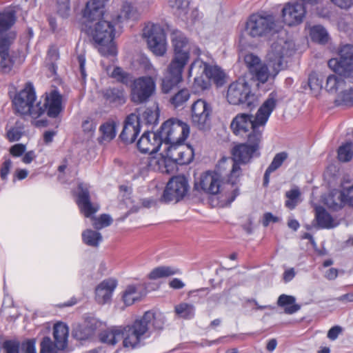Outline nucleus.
<instances>
[{"label": "nucleus", "instance_id": "1", "mask_svg": "<svg viewBox=\"0 0 353 353\" xmlns=\"http://www.w3.org/2000/svg\"><path fill=\"white\" fill-rule=\"evenodd\" d=\"M276 102L277 94L272 92L259 108L254 118L252 114L247 113L236 114L230 124L232 132L241 137H248L249 135H254L257 132L261 138V130L259 128L265 125L276 108Z\"/></svg>", "mask_w": 353, "mask_h": 353}, {"label": "nucleus", "instance_id": "2", "mask_svg": "<svg viewBox=\"0 0 353 353\" xmlns=\"http://www.w3.org/2000/svg\"><path fill=\"white\" fill-rule=\"evenodd\" d=\"M260 134L257 132L254 135H249L245 143L235 145L232 151V158H223L219 162V168L231 167L228 176L227 183L232 188L239 181L241 174L239 163H247L256 154L261 141Z\"/></svg>", "mask_w": 353, "mask_h": 353}, {"label": "nucleus", "instance_id": "3", "mask_svg": "<svg viewBox=\"0 0 353 353\" xmlns=\"http://www.w3.org/2000/svg\"><path fill=\"white\" fill-rule=\"evenodd\" d=\"M165 323V315L161 312H145L131 326L123 328L124 332L128 333L123 339V345L135 347L141 339L150 337L154 331L161 330Z\"/></svg>", "mask_w": 353, "mask_h": 353}, {"label": "nucleus", "instance_id": "4", "mask_svg": "<svg viewBox=\"0 0 353 353\" xmlns=\"http://www.w3.org/2000/svg\"><path fill=\"white\" fill-rule=\"evenodd\" d=\"M117 23H118L116 20L112 22L107 19H100L92 30L91 34L96 48L103 57H114L117 54L114 41Z\"/></svg>", "mask_w": 353, "mask_h": 353}, {"label": "nucleus", "instance_id": "5", "mask_svg": "<svg viewBox=\"0 0 353 353\" xmlns=\"http://www.w3.org/2000/svg\"><path fill=\"white\" fill-rule=\"evenodd\" d=\"M36 99L33 85L30 82H28L25 84L24 88L15 94L12 100L14 108L21 115H28L36 119L44 113L41 103H35Z\"/></svg>", "mask_w": 353, "mask_h": 353}, {"label": "nucleus", "instance_id": "6", "mask_svg": "<svg viewBox=\"0 0 353 353\" xmlns=\"http://www.w3.org/2000/svg\"><path fill=\"white\" fill-rule=\"evenodd\" d=\"M279 30V26L272 14L254 13L245 23V31L252 38H261L272 34Z\"/></svg>", "mask_w": 353, "mask_h": 353}, {"label": "nucleus", "instance_id": "7", "mask_svg": "<svg viewBox=\"0 0 353 353\" xmlns=\"http://www.w3.org/2000/svg\"><path fill=\"white\" fill-rule=\"evenodd\" d=\"M226 98L230 104H245L248 108L254 106L256 101V97L252 92L251 86L245 77H240L230 83L228 88Z\"/></svg>", "mask_w": 353, "mask_h": 353}, {"label": "nucleus", "instance_id": "8", "mask_svg": "<svg viewBox=\"0 0 353 353\" xmlns=\"http://www.w3.org/2000/svg\"><path fill=\"white\" fill-rule=\"evenodd\" d=\"M294 51V44L290 41L279 39L273 43L267 54V61L273 69L275 77L284 68V58L292 54Z\"/></svg>", "mask_w": 353, "mask_h": 353}, {"label": "nucleus", "instance_id": "9", "mask_svg": "<svg viewBox=\"0 0 353 353\" xmlns=\"http://www.w3.org/2000/svg\"><path fill=\"white\" fill-rule=\"evenodd\" d=\"M163 143H183L188 137L190 127L177 119H169L165 121L159 131Z\"/></svg>", "mask_w": 353, "mask_h": 353}, {"label": "nucleus", "instance_id": "10", "mask_svg": "<svg viewBox=\"0 0 353 353\" xmlns=\"http://www.w3.org/2000/svg\"><path fill=\"white\" fill-rule=\"evenodd\" d=\"M171 41L174 50V59L188 61L190 53L196 56L201 54L199 46L191 43L181 31L174 30L172 32Z\"/></svg>", "mask_w": 353, "mask_h": 353}, {"label": "nucleus", "instance_id": "11", "mask_svg": "<svg viewBox=\"0 0 353 353\" xmlns=\"http://www.w3.org/2000/svg\"><path fill=\"white\" fill-rule=\"evenodd\" d=\"M150 50L157 56H163L167 50V42L163 29L157 24H147L143 32Z\"/></svg>", "mask_w": 353, "mask_h": 353}, {"label": "nucleus", "instance_id": "12", "mask_svg": "<svg viewBox=\"0 0 353 353\" xmlns=\"http://www.w3.org/2000/svg\"><path fill=\"white\" fill-rule=\"evenodd\" d=\"M339 58L328 61L329 68L341 76L350 77L353 74V46H343L339 52Z\"/></svg>", "mask_w": 353, "mask_h": 353}, {"label": "nucleus", "instance_id": "13", "mask_svg": "<svg viewBox=\"0 0 353 353\" xmlns=\"http://www.w3.org/2000/svg\"><path fill=\"white\" fill-rule=\"evenodd\" d=\"M189 188L188 181L184 176H173L168 182L161 200L164 203L179 202L187 194Z\"/></svg>", "mask_w": 353, "mask_h": 353}, {"label": "nucleus", "instance_id": "14", "mask_svg": "<svg viewBox=\"0 0 353 353\" xmlns=\"http://www.w3.org/2000/svg\"><path fill=\"white\" fill-rule=\"evenodd\" d=\"M14 38L8 35L0 37V67L5 73L10 72L15 65L23 61L18 51L10 50Z\"/></svg>", "mask_w": 353, "mask_h": 353}, {"label": "nucleus", "instance_id": "15", "mask_svg": "<svg viewBox=\"0 0 353 353\" xmlns=\"http://www.w3.org/2000/svg\"><path fill=\"white\" fill-rule=\"evenodd\" d=\"M212 108L203 99H198L191 105V121L195 128L205 130L210 127Z\"/></svg>", "mask_w": 353, "mask_h": 353}, {"label": "nucleus", "instance_id": "16", "mask_svg": "<svg viewBox=\"0 0 353 353\" xmlns=\"http://www.w3.org/2000/svg\"><path fill=\"white\" fill-rule=\"evenodd\" d=\"M188 61L172 58L162 80L161 90L163 93H169L183 80V71Z\"/></svg>", "mask_w": 353, "mask_h": 353}, {"label": "nucleus", "instance_id": "17", "mask_svg": "<svg viewBox=\"0 0 353 353\" xmlns=\"http://www.w3.org/2000/svg\"><path fill=\"white\" fill-rule=\"evenodd\" d=\"M156 88L154 80L151 77H141L134 80L131 91V99L135 103L148 101Z\"/></svg>", "mask_w": 353, "mask_h": 353}, {"label": "nucleus", "instance_id": "18", "mask_svg": "<svg viewBox=\"0 0 353 353\" xmlns=\"http://www.w3.org/2000/svg\"><path fill=\"white\" fill-rule=\"evenodd\" d=\"M194 69H198V73H201V74H204L208 79L213 81L217 85H223L225 74L219 66L212 65L210 63L198 58L190 65L188 69L189 77L192 75V71Z\"/></svg>", "mask_w": 353, "mask_h": 353}, {"label": "nucleus", "instance_id": "19", "mask_svg": "<svg viewBox=\"0 0 353 353\" xmlns=\"http://www.w3.org/2000/svg\"><path fill=\"white\" fill-rule=\"evenodd\" d=\"M226 167L219 168L218 164L216 171H208L202 174L199 183L201 190L207 194H218L222 185L223 170Z\"/></svg>", "mask_w": 353, "mask_h": 353}, {"label": "nucleus", "instance_id": "20", "mask_svg": "<svg viewBox=\"0 0 353 353\" xmlns=\"http://www.w3.org/2000/svg\"><path fill=\"white\" fill-rule=\"evenodd\" d=\"M305 14L306 8L296 1L288 3L282 9L283 22L289 26L301 23Z\"/></svg>", "mask_w": 353, "mask_h": 353}, {"label": "nucleus", "instance_id": "21", "mask_svg": "<svg viewBox=\"0 0 353 353\" xmlns=\"http://www.w3.org/2000/svg\"><path fill=\"white\" fill-rule=\"evenodd\" d=\"M143 163L149 170L168 174L174 172L178 164L165 154H161L160 157H148L143 159Z\"/></svg>", "mask_w": 353, "mask_h": 353}, {"label": "nucleus", "instance_id": "22", "mask_svg": "<svg viewBox=\"0 0 353 353\" xmlns=\"http://www.w3.org/2000/svg\"><path fill=\"white\" fill-rule=\"evenodd\" d=\"M163 143L159 131L145 132L137 142L139 150L143 153L154 154L159 151Z\"/></svg>", "mask_w": 353, "mask_h": 353}, {"label": "nucleus", "instance_id": "23", "mask_svg": "<svg viewBox=\"0 0 353 353\" xmlns=\"http://www.w3.org/2000/svg\"><path fill=\"white\" fill-rule=\"evenodd\" d=\"M139 132L140 118L136 113H131L125 120L120 138L126 143H132L136 140Z\"/></svg>", "mask_w": 353, "mask_h": 353}, {"label": "nucleus", "instance_id": "24", "mask_svg": "<svg viewBox=\"0 0 353 353\" xmlns=\"http://www.w3.org/2000/svg\"><path fill=\"white\" fill-rule=\"evenodd\" d=\"M78 190L77 205L85 216L90 217L98 211L99 207L97 205H93L90 202L88 184L83 183H79Z\"/></svg>", "mask_w": 353, "mask_h": 353}, {"label": "nucleus", "instance_id": "25", "mask_svg": "<svg viewBox=\"0 0 353 353\" xmlns=\"http://www.w3.org/2000/svg\"><path fill=\"white\" fill-rule=\"evenodd\" d=\"M117 282L114 279H108L101 282L95 289V299L99 304L108 303L117 288Z\"/></svg>", "mask_w": 353, "mask_h": 353}, {"label": "nucleus", "instance_id": "26", "mask_svg": "<svg viewBox=\"0 0 353 353\" xmlns=\"http://www.w3.org/2000/svg\"><path fill=\"white\" fill-rule=\"evenodd\" d=\"M100 322L94 317L87 318L83 324L78 325L73 330L72 334L78 340H86L92 337Z\"/></svg>", "mask_w": 353, "mask_h": 353}, {"label": "nucleus", "instance_id": "27", "mask_svg": "<svg viewBox=\"0 0 353 353\" xmlns=\"http://www.w3.org/2000/svg\"><path fill=\"white\" fill-rule=\"evenodd\" d=\"M43 109L46 110L50 117H57L62 110V98L57 91H52L47 94Z\"/></svg>", "mask_w": 353, "mask_h": 353}, {"label": "nucleus", "instance_id": "28", "mask_svg": "<svg viewBox=\"0 0 353 353\" xmlns=\"http://www.w3.org/2000/svg\"><path fill=\"white\" fill-rule=\"evenodd\" d=\"M108 0H90L86 3L83 17L89 21L99 19L104 14L105 3Z\"/></svg>", "mask_w": 353, "mask_h": 353}, {"label": "nucleus", "instance_id": "29", "mask_svg": "<svg viewBox=\"0 0 353 353\" xmlns=\"http://www.w3.org/2000/svg\"><path fill=\"white\" fill-rule=\"evenodd\" d=\"M117 123L113 119H108L99 128L97 141L99 144H106L112 141L117 135Z\"/></svg>", "mask_w": 353, "mask_h": 353}, {"label": "nucleus", "instance_id": "30", "mask_svg": "<svg viewBox=\"0 0 353 353\" xmlns=\"http://www.w3.org/2000/svg\"><path fill=\"white\" fill-rule=\"evenodd\" d=\"M105 100L114 106H120L126 102L127 97L123 88H108L103 91Z\"/></svg>", "mask_w": 353, "mask_h": 353}, {"label": "nucleus", "instance_id": "31", "mask_svg": "<svg viewBox=\"0 0 353 353\" xmlns=\"http://www.w3.org/2000/svg\"><path fill=\"white\" fill-rule=\"evenodd\" d=\"M125 336L124 329L122 327H112L100 334V340L103 343L114 345L122 339H124Z\"/></svg>", "mask_w": 353, "mask_h": 353}, {"label": "nucleus", "instance_id": "32", "mask_svg": "<svg viewBox=\"0 0 353 353\" xmlns=\"http://www.w3.org/2000/svg\"><path fill=\"white\" fill-rule=\"evenodd\" d=\"M315 218L318 225L321 228H333L338 225V223L332 218V216L321 206L315 208Z\"/></svg>", "mask_w": 353, "mask_h": 353}, {"label": "nucleus", "instance_id": "33", "mask_svg": "<svg viewBox=\"0 0 353 353\" xmlns=\"http://www.w3.org/2000/svg\"><path fill=\"white\" fill-rule=\"evenodd\" d=\"M69 334L68 327L63 323H57L53 328V336L58 345L63 347H67L68 338Z\"/></svg>", "mask_w": 353, "mask_h": 353}, {"label": "nucleus", "instance_id": "34", "mask_svg": "<svg viewBox=\"0 0 353 353\" xmlns=\"http://www.w3.org/2000/svg\"><path fill=\"white\" fill-rule=\"evenodd\" d=\"M277 305L284 307V312L288 314H294L301 309V306L296 303L294 296L284 294L279 296Z\"/></svg>", "mask_w": 353, "mask_h": 353}, {"label": "nucleus", "instance_id": "35", "mask_svg": "<svg viewBox=\"0 0 353 353\" xmlns=\"http://www.w3.org/2000/svg\"><path fill=\"white\" fill-rule=\"evenodd\" d=\"M181 274L180 270L175 267L161 265L154 268L148 274V278L156 280Z\"/></svg>", "mask_w": 353, "mask_h": 353}, {"label": "nucleus", "instance_id": "36", "mask_svg": "<svg viewBox=\"0 0 353 353\" xmlns=\"http://www.w3.org/2000/svg\"><path fill=\"white\" fill-rule=\"evenodd\" d=\"M140 16L138 9L130 3L125 2L121 10L120 14L117 17V22L121 23L125 20H137Z\"/></svg>", "mask_w": 353, "mask_h": 353}, {"label": "nucleus", "instance_id": "37", "mask_svg": "<svg viewBox=\"0 0 353 353\" xmlns=\"http://www.w3.org/2000/svg\"><path fill=\"white\" fill-rule=\"evenodd\" d=\"M342 191L334 190L325 199V203L334 210L341 209L345 205Z\"/></svg>", "mask_w": 353, "mask_h": 353}, {"label": "nucleus", "instance_id": "38", "mask_svg": "<svg viewBox=\"0 0 353 353\" xmlns=\"http://www.w3.org/2000/svg\"><path fill=\"white\" fill-rule=\"evenodd\" d=\"M310 34L313 41L325 44L329 40V34L326 29L322 26H314L310 28Z\"/></svg>", "mask_w": 353, "mask_h": 353}, {"label": "nucleus", "instance_id": "39", "mask_svg": "<svg viewBox=\"0 0 353 353\" xmlns=\"http://www.w3.org/2000/svg\"><path fill=\"white\" fill-rule=\"evenodd\" d=\"M123 300L125 305L129 306L141 298V293L136 285H128L123 293Z\"/></svg>", "mask_w": 353, "mask_h": 353}, {"label": "nucleus", "instance_id": "40", "mask_svg": "<svg viewBox=\"0 0 353 353\" xmlns=\"http://www.w3.org/2000/svg\"><path fill=\"white\" fill-rule=\"evenodd\" d=\"M337 158L340 162L346 163L353 158V143L347 141L339 146L337 151Z\"/></svg>", "mask_w": 353, "mask_h": 353}, {"label": "nucleus", "instance_id": "41", "mask_svg": "<svg viewBox=\"0 0 353 353\" xmlns=\"http://www.w3.org/2000/svg\"><path fill=\"white\" fill-rule=\"evenodd\" d=\"M16 20L14 12L7 10L0 12V34L9 30Z\"/></svg>", "mask_w": 353, "mask_h": 353}, {"label": "nucleus", "instance_id": "42", "mask_svg": "<svg viewBox=\"0 0 353 353\" xmlns=\"http://www.w3.org/2000/svg\"><path fill=\"white\" fill-rule=\"evenodd\" d=\"M174 312L181 318L190 319L194 316L195 307L192 304L181 303L175 305Z\"/></svg>", "mask_w": 353, "mask_h": 353}, {"label": "nucleus", "instance_id": "43", "mask_svg": "<svg viewBox=\"0 0 353 353\" xmlns=\"http://www.w3.org/2000/svg\"><path fill=\"white\" fill-rule=\"evenodd\" d=\"M63 350V347L59 346L55 341L53 342L49 336L43 337L40 343V353H58Z\"/></svg>", "mask_w": 353, "mask_h": 353}, {"label": "nucleus", "instance_id": "44", "mask_svg": "<svg viewBox=\"0 0 353 353\" xmlns=\"http://www.w3.org/2000/svg\"><path fill=\"white\" fill-rule=\"evenodd\" d=\"M83 241L88 245L97 247L102 241L101 234L92 230H87L82 233Z\"/></svg>", "mask_w": 353, "mask_h": 353}, {"label": "nucleus", "instance_id": "45", "mask_svg": "<svg viewBox=\"0 0 353 353\" xmlns=\"http://www.w3.org/2000/svg\"><path fill=\"white\" fill-rule=\"evenodd\" d=\"M194 159L193 148L189 145L179 146V157L176 160L179 165L189 164Z\"/></svg>", "mask_w": 353, "mask_h": 353}, {"label": "nucleus", "instance_id": "46", "mask_svg": "<svg viewBox=\"0 0 353 353\" xmlns=\"http://www.w3.org/2000/svg\"><path fill=\"white\" fill-rule=\"evenodd\" d=\"M24 133V128L21 123L16 122L14 126L7 128L6 138L10 142L19 141Z\"/></svg>", "mask_w": 353, "mask_h": 353}, {"label": "nucleus", "instance_id": "47", "mask_svg": "<svg viewBox=\"0 0 353 353\" xmlns=\"http://www.w3.org/2000/svg\"><path fill=\"white\" fill-rule=\"evenodd\" d=\"M344 84V80L334 74H331L327 77L325 88L330 93H336L339 88Z\"/></svg>", "mask_w": 353, "mask_h": 353}, {"label": "nucleus", "instance_id": "48", "mask_svg": "<svg viewBox=\"0 0 353 353\" xmlns=\"http://www.w3.org/2000/svg\"><path fill=\"white\" fill-rule=\"evenodd\" d=\"M190 93L188 89H181L170 99V103L175 108H177L185 103L190 99Z\"/></svg>", "mask_w": 353, "mask_h": 353}, {"label": "nucleus", "instance_id": "49", "mask_svg": "<svg viewBox=\"0 0 353 353\" xmlns=\"http://www.w3.org/2000/svg\"><path fill=\"white\" fill-rule=\"evenodd\" d=\"M301 192L298 188L292 189L285 194L288 200L285 201V206L290 210L294 209L299 202Z\"/></svg>", "mask_w": 353, "mask_h": 353}, {"label": "nucleus", "instance_id": "50", "mask_svg": "<svg viewBox=\"0 0 353 353\" xmlns=\"http://www.w3.org/2000/svg\"><path fill=\"white\" fill-rule=\"evenodd\" d=\"M252 77L260 83H265L270 76L268 68L265 64L262 63L256 69V71L251 72Z\"/></svg>", "mask_w": 353, "mask_h": 353}, {"label": "nucleus", "instance_id": "51", "mask_svg": "<svg viewBox=\"0 0 353 353\" xmlns=\"http://www.w3.org/2000/svg\"><path fill=\"white\" fill-rule=\"evenodd\" d=\"M323 79L318 73L312 72L308 77V85L311 90L314 92H319L321 90L323 85Z\"/></svg>", "mask_w": 353, "mask_h": 353}, {"label": "nucleus", "instance_id": "52", "mask_svg": "<svg viewBox=\"0 0 353 353\" xmlns=\"http://www.w3.org/2000/svg\"><path fill=\"white\" fill-rule=\"evenodd\" d=\"M336 101L340 105H353V86L341 92L338 95Z\"/></svg>", "mask_w": 353, "mask_h": 353}, {"label": "nucleus", "instance_id": "53", "mask_svg": "<svg viewBox=\"0 0 353 353\" xmlns=\"http://www.w3.org/2000/svg\"><path fill=\"white\" fill-rule=\"evenodd\" d=\"M138 116L140 118V123L144 122L146 125H154L157 123V114L151 109L145 110L141 115Z\"/></svg>", "mask_w": 353, "mask_h": 353}, {"label": "nucleus", "instance_id": "54", "mask_svg": "<svg viewBox=\"0 0 353 353\" xmlns=\"http://www.w3.org/2000/svg\"><path fill=\"white\" fill-rule=\"evenodd\" d=\"M168 145L165 148V155L170 159L176 162L179 157V146H183L182 143H164Z\"/></svg>", "mask_w": 353, "mask_h": 353}, {"label": "nucleus", "instance_id": "55", "mask_svg": "<svg viewBox=\"0 0 353 353\" xmlns=\"http://www.w3.org/2000/svg\"><path fill=\"white\" fill-rule=\"evenodd\" d=\"M288 157V154L286 152L277 153L273 158L272 161L268 168H269L270 170L274 172L282 165L283 163L287 159Z\"/></svg>", "mask_w": 353, "mask_h": 353}, {"label": "nucleus", "instance_id": "56", "mask_svg": "<svg viewBox=\"0 0 353 353\" xmlns=\"http://www.w3.org/2000/svg\"><path fill=\"white\" fill-rule=\"evenodd\" d=\"M244 59L250 73L256 71V69L262 64L260 59L253 54H246Z\"/></svg>", "mask_w": 353, "mask_h": 353}, {"label": "nucleus", "instance_id": "57", "mask_svg": "<svg viewBox=\"0 0 353 353\" xmlns=\"http://www.w3.org/2000/svg\"><path fill=\"white\" fill-rule=\"evenodd\" d=\"M111 77L117 81L127 84L130 81V74L120 67H115L111 73Z\"/></svg>", "mask_w": 353, "mask_h": 353}, {"label": "nucleus", "instance_id": "58", "mask_svg": "<svg viewBox=\"0 0 353 353\" xmlns=\"http://www.w3.org/2000/svg\"><path fill=\"white\" fill-rule=\"evenodd\" d=\"M12 168V161L10 159H5L0 168V177L2 181H7L10 172Z\"/></svg>", "mask_w": 353, "mask_h": 353}, {"label": "nucleus", "instance_id": "59", "mask_svg": "<svg viewBox=\"0 0 353 353\" xmlns=\"http://www.w3.org/2000/svg\"><path fill=\"white\" fill-rule=\"evenodd\" d=\"M112 222V219L109 214H103L98 219H95L93 226L96 229H101L110 225Z\"/></svg>", "mask_w": 353, "mask_h": 353}, {"label": "nucleus", "instance_id": "60", "mask_svg": "<svg viewBox=\"0 0 353 353\" xmlns=\"http://www.w3.org/2000/svg\"><path fill=\"white\" fill-rule=\"evenodd\" d=\"M81 127L85 133L92 136L96 130L97 123L94 119L88 117L83 121Z\"/></svg>", "mask_w": 353, "mask_h": 353}, {"label": "nucleus", "instance_id": "61", "mask_svg": "<svg viewBox=\"0 0 353 353\" xmlns=\"http://www.w3.org/2000/svg\"><path fill=\"white\" fill-rule=\"evenodd\" d=\"M70 7L69 0L58 1V14L63 18H68L70 15Z\"/></svg>", "mask_w": 353, "mask_h": 353}, {"label": "nucleus", "instance_id": "62", "mask_svg": "<svg viewBox=\"0 0 353 353\" xmlns=\"http://www.w3.org/2000/svg\"><path fill=\"white\" fill-rule=\"evenodd\" d=\"M209 85V82L206 81L202 75H201L194 78L193 89L195 92L203 91L208 88Z\"/></svg>", "mask_w": 353, "mask_h": 353}, {"label": "nucleus", "instance_id": "63", "mask_svg": "<svg viewBox=\"0 0 353 353\" xmlns=\"http://www.w3.org/2000/svg\"><path fill=\"white\" fill-rule=\"evenodd\" d=\"M141 66L144 69L145 72L149 74L157 76L158 74L157 70L152 65L150 60L145 57H141L140 61Z\"/></svg>", "mask_w": 353, "mask_h": 353}, {"label": "nucleus", "instance_id": "64", "mask_svg": "<svg viewBox=\"0 0 353 353\" xmlns=\"http://www.w3.org/2000/svg\"><path fill=\"white\" fill-rule=\"evenodd\" d=\"M36 341L34 339H29L21 343V349L23 353H37Z\"/></svg>", "mask_w": 353, "mask_h": 353}]
</instances>
